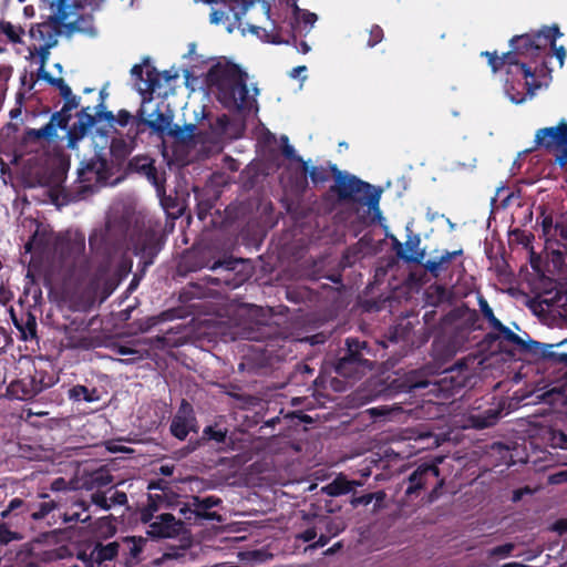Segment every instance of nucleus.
Masks as SVG:
<instances>
[{"mask_svg":"<svg viewBox=\"0 0 567 567\" xmlns=\"http://www.w3.org/2000/svg\"><path fill=\"white\" fill-rule=\"evenodd\" d=\"M392 249L395 251V255L399 259H402L405 262H414L421 264L424 258V252L417 254V256H409V254L404 249V245L395 237L390 236Z\"/></svg>","mask_w":567,"mask_h":567,"instance_id":"ea45409f","label":"nucleus"},{"mask_svg":"<svg viewBox=\"0 0 567 567\" xmlns=\"http://www.w3.org/2000/svg\"><path fill=\"white\" fill-rule=\"evenodd\" d=\"M35 507V502H25L22 498H12L7 508L1 512V518H8L12 512L19 511L22 515H29L30 512Z\"/></svg>","mask_w":567,"mask_h":567,"instance_id":"f704fd0d","label":"nucleus"},{"mask_svg":"<svg viewBox=\"0 0 567 567\" xmlns=\"http://www.w3.org/2000/svg\"><path fill=\"white\" fill-rule=\"evenodd\" d=\"M281 153L285 158L299 163L303 175H307L308 162L296 153V150L289 144V138L286 135L281 136Z\"/></svg>","mask_w":567,"mask_h":567,"instance_id":"e433bc0d","label":"nucleus"},{"mask_svg":"<svg viewBox=\"0 0 567 567\" xmlns=\"http://www.w3.org/2000/svg\"><path fill=\"white\" fill-rule=\"evenodd\" d=\"M537 348H532L529 351V354L543 359L546 361H549L554 364H559L567 368V353H558L553 350L554 347H557L555 344H548L537 341Z\"/></svg>","mask_w":567,"mask_h":567,"instance_id":"cd10ccee","label":"nucleus"},{"mask_svg":"<svg viewBox=\"0 0 567 567\" xmlns=\"http://www.w3.org/2000/svg\"><path fill=\"white\" fill-rule=\"evenodd\" d=\"M154 114L156 115L154 120L147 118L145 117L144 110H138L134 122L136 126V134L143 133L145 131V127L151 128L153 132L157 134H164L165 132H168V130L172 127V116L164 114L159 109H157L153 114H151L150 117H152Z\"/></svg>","mask_w":567,"mask_h":567,"instance_id":"412c9836","label":"nucleus"},{"mask_svg":"<svg viewBox=\"0 0 567 567\" xmlns=\"http://www.w3.org/2000/svg\"><path fill=\"white\" fill-rule=\"evenodd\" d=\"M295 339L289 337H276L270 340V343L266 344V348L262 349L264 352L268 354V357H275L277 360H287L296 357V352L293 347H296Z\"/></svg>","mask_w":567,"mask_h":567,"instance_id":"5701e85b","label":"nucleus"},{"mask_svg":"<svg viewBox=\"0 0 567 567\" xmlns=\"http://www.w3.org/2000/svg\"><path fill=\"white\" fill-rule=\"evenodd\" d=\"M482 55L487 58L488 65L491 66L492 71L494 73L498 72L502 69H506V73L512 71H519L522 69V63H518L513 60V53L505 52L502 55H498L497 52H488L485 51L482 53Z\"/></svg>","mask_w":567,"mask_h":567,"instance_id":"bb28decb","label":"nucleus"},{"mask_svg":"<svg viewBox=\"0 0 567 567\" xmlns=\"http://www.w3.org/2000/svg\"><path fill=\"white\" fill-rule=\"evenodd\" d=\"M466 375L461 370L446 369L436 373L435 367L425 364L421 368L396 374L386 390L389 395L412 393L414 395L449 400L458 394L466 386Z\"/></svg>","mask_w":567,"mask_h":567,"instance_id":"f257e3e1","label":"nucleus"},{"mask_svg":"<svg viewBox=\"0 0 567 567\" xmlns=\"http://www.w3.org/2000/svg\"><path fill=\"white\" fill-rule=\"evenodd\" d=\"M58 507V503L50 499L35 503V507L30 512L29 516L32 520H41Z\"/></svg>","mask_w":567,"mask_h":567,"instance_id":"37998d69","label":"nucleus"},{"mask_svg":"<svg viewBox=\"0 0 567 567\" xmlns=\"http://www.w3.org/2000/svg\"><path fill=\"white\" fill-rule=\"evenodd\" d=\"M241 261L239 259L227 258L223 260H215L210 264L209 251L206 249H192L187 251L178 264V271L181 274L194 272L203 268H209L214 271L220 270L219 276H206L204 280L206 284L216 287H227L230 289L240 286L243 279L234 274L236 267Z\"/></svg>","mask_w":567,"mask_h":567,"instance_id":"423d86ee","label":"nucleus"},{"mask_svg":"<svg viewBox=\"0 0 567 567\" xmlns=\"http://www.w3.org/2000/svg\"><path fill=\"white\" fill-rule=\"evenodd\" d=\"M561 35L557 24L544 25L537 31L513 37L509 41V52L513 53V60L518 63L532 65L540 62V65L546 68L545 58L550 56L548 45Z\"/></svg>","mask_w":567,"mask_h":567,"instance_id":"39448f33","label":"nucleus"},{"mask_svg":"<svg viewBox=\"0 0 567 567\" xmlns=\"http://www.w3.org/2000/svg\"><path fill=\"white\" fill-rule=\"evenodd\" d=\"M0 32H2L10 42L12 43H21V35L23 34V29L21 27H16L9 21L0 20Z\"/></svg>","mask_w":567,"mask_h":567,"instance_id":"a18cd8bd","label":"nucleus"},{"mask_svg":"<svg viewBox=\"0 0 567 567\" xmlns=\"http://www.w3.org/2000/svg\"><path fill=\"white\" fill-rule=\"evenodd\" d=\"M123 544L126 547L125 554L136 559L143 551L145 539L143 537L128 536L123 539Z\"/></svg>","mask_w":567,"mask_h":567,"instance_id":"c03bdc74","label":"nucleus"},{"mask_svg":"<svg viewBox=\"0 0 567 567\" xmlns=\"http://www.w3.org/2000/svg\"><path fill=\"white\" fill-rule=\"evenodd\" d=\"M37 318L31 311L21 315L20 333L22 339H33L37 337Z\"/></svg>","mask_w":567,"mask_h":567,"instance_id":"473e14b6","label":"nucleus"},{"mask_svg":"<svg viewBox=\"0 0 567 567\" xmlns=\"http://www.w3.org/2000/svg\"><path fill=\"white\" fill-rule=\"evenodd\" d=\"M463 255V249H457L454 251L445 250L439 258L429 259L423 264V267L430 275L437 279L442 275L449 270L451 262L456 257Z\"/></svg>","mask_w":567,"mask_h":567,"instance_id":"393cba45","label":"nucleus"},{"mask_svg":"<svg viewBox=\"0 0 567 567\" xmlns=\"http://www.w3.org/2000/svg\"><path fill=\"white\" fill-rule=\"evenodd\" d=\"M227 430L217 429L216 426L208 425L203 430V439L215 441L216 443H225Z\"/></svg>","mask_w":567,"mask_h":567,"instance_id":"603ef678","label":"nucleus"},{"mask_svg":"<svg viewBox=\"0 0 567 567\" xmlns=\"http://www.w3.org/2000/svg\"><path fill=\"white\" fill-rule=\"evenodd\" d=\"M58 237H60V235H56L52 229L39 224L33 235L24 244V250L25 252L40 256H54L58 246Z\"/></svg>","mask_w":567,"mask_h":567,"instance_id":"4468645a","label":"nucleus"},{"mask_svg":"<svg viewBox=\"0 0 567 567\" xmlns=\"http://www.w3.org/2000/svg\"><path fill=\"white\" fill-rule=\"evenodd\" d=\"M478 305H480V309L482 311V315L483 317L488 321V324L492 329H494L495 327H501V320H498L495 315H494V311L493 309L489 307L488 302L486 301V299L484 298H480L478 299Z\"/></svg>","mask_w":567,"mask_h":567,"instance_id":"864d4df0","label":"nucleus"},{"mask_svg":"<svg viewBox=\"0 0 567 567\" xmlns=\"http://www.w3.org/2000/svg\"><path fill=\"white\" fill-rule=\"evenodd\" d=\"M22 535L18 532L11 530L7 524H0V546H6L14 540H21Z\"/></svg>","mask_w":567,"mask_h":567,"instance_id":"6e6d98bb","label":"nucleus"},{"mask_svg":"<svg viewBox=\"0 0 567 567\" xmlns=\"http://www.w3.org/2000/svg\"><path fill=\"white\" fill-rule=\"evenodd\" d=\"M162 205L169 214H176V216H179L182 214V208L178 207L176 198H173L171 196L164 197L162 199Z\"/></svg>","mask_w":567,"mask_h":567,"instance_id":"e2e57ef3","label":"nucleus"},{"mask_svg":"<svg viewBox=\"0 0 567 567\" xmlns=\"http://www.w3.org/2000/svg\"><path fill=\"white\" fill-rule=\"evenodd\" d=\"M90 504H93L103 511L111 509V504L109 503V497L106 496V493L102 492L101 489L95 491L91 494Z\"/></svg>","mask_w":567,"mask_h":567,"instance_id":"13d9d810","label":"nucleus"},{"mask_svg":"<svg viewBox=\"0 0 567 567\" xmlns=\"http://www.w3.org/2000/svg\"><path fill=\"white\" fill-rule=\"evenodd\" d=\"M58 44V42H44L41 45H31L29 48V51L31 54L37 53L40 59V65L45 66L49 56H50V50L54 48Z\"/></svg>","mask_w":567,"mask_h":567,"instance_id":"8fccbe9b","label":"nucleus"},{"mask_svg":"<svg viewBox=\"0 0 567 567\" xmlns=\"http://www.w3.org/2000/svg\"><path fill=\"white\" fill-rule=\"evenodd\" d=\"M346 528V525L340 519H328L324 520V530L330 537L338 536Z\"/></svg>","mask_w":567,"mask_h":567,"instance_id":"bf43d9fd","label":"nucleus"},{"mask_svg":"<svg viewBox=\"0 0 567 567\" xmlns=\"http://www.w3.org/2000/svg\"><path fill=\"white\" fill-rule=\"evenodd\" d=\"M72 507H76L78 511L65 513L63 517L64 523H86L87 520H90V515L82 517V513L89 511L90 504H87L85 501H78L73 503Z\"/></svg>","mask_w":567,"mask_h":567,"instance_id":"a19ab883","label":"nucleus"},{"mask_svg":"<svg viewBox=\"0 0 567 567\" xmlns=\"http://www.w3.org/2000/svg\"><path fill=\"white\" fill-rule=\"evenodd\" d=\"M58 380L59 378L53 371L34 368L33 373L12 381L8 386V392L18 400L28 401L53 386Z\"/></svg>","mask_w":567,"mask_h":567,"instance_id":"0eeeda50","label":"nucleus"},{"mask_svg":"<svg viewBox=\"0 0 567 567\" xmlns=\"http://www.w3.org/2000/svg\"><path fill=\"white\" fill-rule=\"evenodd\" d=\"M163 244L161 236L155 230L146 229L135 238L134 254L140 257L144 267H148L154 264Z\"/></svg>","mask_w":567,"mask_h":567,"instance_id":"ddd939ff","label":"nucleus"},{"mask_svg":"<svg viewBox=\"0 0 567 567\" xmlns=\"http://www.w3.org/2000/svg\"><path fill=\"white\" fill-rule=\"evenodd\" d=\"M557 238L567 243V212L555 217L554 239Z\"/></svg>","mask_w":567,"mask_h":567,"instance_id":"3c124183","label":"nucleus"},{"mask_svg":"<svg viewBox=\"0 0 567 567\" xmlns=\"http://www.w3.org/2000/svg\"><path fill=\"white\" fill-rule=\"evenodd\" d=\"M195 131L196 125L193 123L185 124L184 126L175 124L168 130L167 134L177 141L188 142L194 138Z\"/></svg>","mask_w":567,"mask_h":567,"instance_id":"58836bf2","label":"nucleus"},{"mask_svg":"<svg viewBox=\"0 0 567 567\" xmlns=\"http://www.w3.org/2000/svg\"><path fill=\"white\" fill-rule=\"evenodd\" d=\"M52 86L59 90V93L62 96V99L69 97L73 94L71 87L65 83V81L62 78H56Z\"/></svg>","mask_w":567,"mask_h":567,"instance_id":"69168bd1","label":"nucleus"},{"mask_svg":"<svg viewBox=\"0 0 567 567\" xmlns=\"http://www.w3.org/2000/svg\"><path fill=\"white\" fill-rule=\"evenodd\" d=\"M78 175L79 181L85 184V188L97 184H104L109 178L107 161L100 155H94L90 159L81 163V167L78 169Z\"/></svg>","mask_w":567,"mask_h":567,"instance_id":"2eb2a0df","label":"nucleus"},{"mask_svg":"<svg viewBox=\"0 0 567 567\" xmlns=\"http://www.w3.org/2000/svg\"><path fill=\"white\" fill-rule=\"evenodd\" d=\"M195 422L193 405L186 400H182L176 414L172 419L169 431L174 437L184 441L193 430Z\"/></svg>","mask_w":567,"mask_h":567,"instance_id":"6ab92c4d","label":"nucleus"},{"mask_svg":"<svg viewBox=\"0 0 567 567\" xmlns=\"http://www.w3.org/2000/svg\"><path fill=\"white\" fill-rule=\"evenodd\" d=\"M182 528L181 520H177L173 514L165 513L150 524L147 535L151 538H172L179 535Z\"/></svg>","mask_w":567,"mask_h":567,"instance_id":"aec40b11","label":"nucleus"},{"mask_svg":"<svg viewBox=\"0 0 567 567\" xmlns=\"http://www.w3.org/2000/svg\"><path fill=\"white\" fill-rule=\"evenodd\" d=\"M440 468L435 464L423 463L419 465L403 482L405 485V501L417 498L429 484L437 481Z\"/></svg>","mask_w":567,"mask_h":567,"instance_id":"9b49d317","label":"nucleus"},{"mask_svg":"<svg viewBox=\"0 0 567 567\" xmlns=\"http://www.w3.org/2000/svg\"><path fill=\"white\" fill-rule=\"evenodd\" d=\"M535 142L538 146L554 151L559 166L567 165V123L560 122L557 126L538 130Z\"/></svg>","mask_w":567,"mask_h":567,"instance_id":"1a4fd4ad","label":"nucleus"},{"mask_svg":"<svg viewBox=\"0 0 567 567\" xmlns=\"http://www.w3.org/2000/svg\"><path fill=\"white\" fill-rule=\"evenodd\" d=\"M501 416V411L496 409H488L482 413H473L470 415L468 421L476 430H483L495 425Z\"/></svg>","mask_w":567,"mask_h":567,"instance_id":"c756f323","label":"nucleus"},{"mask_svg":"<svg viewBox=\"0 0 567 567\" xmlns=\"http://www.w3.org/2000/svg\"><path fill=\"white\" fill-rule=\"evenodd\" d=\"M221 499L216 496H207L200 498L199 496H192V505L196 507L197 518L207 519V520H218L220 522L221 517L216 512H209L210 508L220 505Z\"/></svg>","mask_w":567,"mask_h":567,"instance_id":"a878e982","label":"nucleus"},{"mask_svg":"<svg viewBox=\"0 0 567 567\" xmlns=\"http://www.w3.org/2000/svg\"><path fill=\"white\" fill-rule=\"evenodd\" d=\"M493 330L485 336V341L488 343L497 341L498 347L511 355H515V352L529 354L532 348L538 347L536 340H524L502 322L501 327H495Z\"/></svg>","mask_w":567,"mask_h":567,"instance_id":"9d476101","label":"nucleus"},{"mask_svg":"<svg viewBox=\"0 0 567 567\" xmlns=\"http://www.w3.org/2000/svg\"><path fill=\"white\" fill-rule=\"evenodd\" d=\"M206 83L217 91L221 105L231 112H240L248 105L247 73L233 62H217L206 74Z\"/></svg>","mask_w":567,"mask_h":567,"instance_id":"7ed1b4c3","label":"nucleus"},{"mask_svg":"<svg viewBox=\"0 0 567 567\" xmlns=\"http://www.w3.org/2000/svg\"><path fill=\"white\" fill-rule=\"evenodd\" d=\"M69 398L74 401L94 402L100 399L96 389H89L85 385L76 384L69 390Z\"/></svg>","mask_w":567,"mask_h":567,"instance_id":"72a5a7b5","label":"nucleus"},{"mask_svg":"<svg viewBox=\"0 0 567 567\" xmlns=\"http://www.w3.org/2000/svg\"><path fill=\"white\" fill-rule=\"evenodd\" d=\"M83 9L79 3H70L66 9L68 17L64 19V23H61L62 31L71 35L73 33H84L93 37L96 34L94 27V18L90 13L80 14L78 11Z\"/></svg>","mask_w":567,"mask_h":567,"instance_id":"dca6fc26","label":"nucleus"},{"mask_svg":"<svg viewBox=\"0 0 567 567\" xmlns=\"http://www.w3.org/2000/svg\"><path fill=\"white\" fill-rule=\"evenodd\" d=\"M96 109H97L96 113H95L96 121L97 120H105L111 126H113L114 120H115V115L113 114V112L102 110L103 109V102H101L96 106Z\"/></svg>","mask_w":567,"mask_h":567,"instance_id":"0e129e2a","label":"nucleus"},{"mask_svg":"<svg viewBox=\"0 0 567 567\" xmlns=\"http://www.w3.org/2000/svg\"><path fill=\"white\" fill-rule=\"evenodd\" d=\"M540 215L537 218V221L540 220V227L544 237L546 238V243H550L554 239V227H555V217L551 214H546L544 207H539Z\"/></svg>","mask_w":567,"mask_h":567,"instance_id":"79ce46f5","label":"nucleus"},{"mask_svg":"<svg viewBox=\"0 0 567 567\" xmlns=\"http://www.w3.org/2000/svg\"><path fill=\"white\" fill-rule=\"evenodd\" d=\"M90 323L86 322L83 318L78 320L73 319L68 326L64 328V339L63 344L69 349H83L89 350L92 348V339L89 337Z\"/></svg>","mask_w":567,"mask_h":567,"instance_id":"f3484780","label":"nucleus"},{"mask_svg":"<svg viewBox=\"0 0 567 567\" xmlns=\"http://www.w3.org/2000/svg\"><path fill=\"white\" fill-rule=\"evenodd\" d=\"M120 545L116 542L109 543L103 545L101 543L96 544L92 549L90 555L85 553L80 554L79 558L83 560V563L94 565H102L106 560H113L118 554Z\"/></svg>","mask_w":567,"mask_h":567,"instance_id":"b1692460","label":"nucleus"},{"mask_svg":"<svg viewBox=\"0 0 567 567\" xmlns=\"http://www.w3.org/2000/svg\"><path fill=\"white\" fill-rule=\"evenodd\" d=\"M553 446L567 450V427L566 430H555L551 433Z\"/></svg>","mask_w":567,"mask_h":567,"instance_id":"680f3d73","label":"nucleus"},{"mask_svg":"<svg viewBox=\"0 0 567 567\" xmlns=\"http://www.w3.org/2000/svg\"><path fill=\"white\" fill-rule=\"evenodd\" d=\"M147 169L148 171L144 174V176L148 182L152 183V185H154L158 195H164L166 182L164 174L159 175L154 164L151 167H147Z\"/></svg>","mask_w":567,"mask_h":567,"instance_id":"49530a36","label":"nucleus"},{"mask_svg":"<svg viewBox=\"0 0 567 567\" xmlns=\"http://www.w3.org/2000/svg\"><path fill=\"white\" fill-rule=\"evenodd\" d=\"M384 497H385V494L382 491L375 492V493H367L361 496H357L355 494H352V496L350 498V504L352 505L353 508H357L359 506L369 505L373 499L381 502L384 499Z\"/></svg>","mask_w":567,"mask_h":567,"instance_id":"de8ad7c7","label":"nucleus"},{"mask_svg":"<svg viewBox=\"0 0 567 567\" xmlns=\"http://www.w3.org/2000/svg\"><path fill=\"white\" fill-rule=\"evenodd\" d=\"M85 251V236L82 233L60 235L54 256L65 265L74 266Z\"/></svg>","mask_w":567,"mask_h":567,"instance_id":"f8f14e48","label":"nucleus"},{"mask_svg":"<svg viewBox=\"0 0 567 567\" xmlns=\"http://www.w3.org/2000/svg\"><path fill=\"white\" fill-rule=\"evenodd\" d=\"M517 72L509 70L505 78L504 89L509 100L515 104H520L529 96L532 97L540 83L536 81L535 73L537 66L525 65Z\"/></svg>","mask_w":567,"mask_h":567,"instance_id":"6e6552de","label":"nucleus"},{"mask_svg":"<svg viewBox=\"0 0 567 567\" xmlns=\"http://www.w3.org/2000/svg\"><path fill=\"white\" fill-rule=\"evenodd\" d=\"M76 117L78 121L68 130V147L70 148H73L96 123V116L90 113V106L82 107L81 111L76 113Z\"/></svg>","mask_w":567,"mask_h":567,"instance_id":"4be33fe9","label":"nucleus"},{"mask_svg":"<svg viewBox=\"0 0 567 567\" xmlns=\"http://www.w3.org/2000/svg\"><path fill=\"white\" fill-rule=\"evenodd\" d=\"M360 485V482L349 481L344 475L340 474L332 482L323 486L321 492L329 496H340L349 494L353 491L354 486Z\"/></svg>","mask_w":567,"mask_h":567,"instance_id":"c85d7f7f","label":"nucleus"},{"mask_svg":"<svg viewBox=\"0 0 567 567\" xmlns=\"http://www.w3.org/2000/svg\"><path fill=\"white\" fill-rule=\"evenodd\" d=\"M384 33L383 29L378 25L373 24L371 29L369 30V39L367 41V45L369 48L375 47L378 43H380L383 40Z\"/></svg>","mask_w":567,"mask_h":567,"instance_id":"052dcab7","label":"nucleus"},{"mask_svg":"<svg viewBox=\"0 0 567 567\" xmlns=\"http://www.w3.org/2000/svg\"><path fill=\"white\" fill-rule=\"evenodd\" d=\"M143 64L146 68V79H144L145 91L151 95L161 87V72L153 65H151V60L148 56L143 59Z\"/></svg>","mask_w":567,"mask_h":567,"instance_id":"7c9ffc66","label":"nucleus"},{"mask_svg":"<svg viewBox=\"0 0 567 567\" xmlns=\"http://www.w3.org/2000/svg\"><path fill=\"white\" fill-rule=\"evenodd\" d=\"M63 100H64V103L62 106L63 113L71 114V111L78 109L80 105V97L74 94H72L69 97H64Z\"/></svg>","mask_w":567,"mask_h":567,"instance_id":"338daca9","label":"nucleus"},{"mask_svg":"<svg viewBox=\"0 0 567 567\" xmlns=\"http://www.w3.org/2000/svg\"><path fill=\"white\" fill-rule=\"evenodd\" d=\"M420 244H421L420 235L413 234L412 231H410V234L408 235V239L404 244V247H405L404 249H405V251L408 250L411 252V254H409V256H417V254H420V252L425 254V250L420 248Z\"/></svg>","mask_w":567,"mask_h":567,"instance_id":"4d7b16f0","label":"nucleus"},{"mask_svg":"<svg viewBox=\"0 0 567 567\" xmlns=\"http://www.w3.org/2000/svg\"><path fill=\"white\" fill-rule=\"evenodd\" d=\"M295 20L298 23H303L305 25L312 27L317 21L318 17L316 13L310 12L308 10L300 9L297 4L293 8Z\"/></svg>","mask_w":567,"mask_h":567,"instance_id":"5fc2aeb1","label":"nucleus"},{"mask_svg":"<svg viewBox=\"0 0 567 567\" xmlns=\"http://www.w3.org/2000/svg\"><path fill=\"white\" fill-rule=\"evenodd\" d=\"M71 120V114L63 113V109L54 112L50 121L41 128H29L25 137L32 141H53L58 136V128L65 130Z\"/></svg>","mask_w":567,"mask_h":567,"instance_id":"a211bd4d","label":"nucleus"},{"mask_svg":"<svg viewBox=\"0 0 567 567\" xmlns=\"http://www.w3.org/2000/svg\"><path fill=\"white\" fill-rule=\"evenodd\" d=\"M374 362L375 353L372 344L365 340L349 337L344 340V347L339 348L331 364L338 375L358 380L373 370Z\"/></svg>","mask_w":567,"mask_h":567,"instance_id":"20e7f679","label":"nucleus"},{"mask_svg":"<svg viewBox=\"0 0 567 567\" xmlns=\"http://www.w3.org/2000/svg\"><path fill=\"white\" fill-rule=\"evenodd\" d=\"M113 482V475L103 468L94 471L90 474L87 480L85 481V485L87 488L96 491L110 485Z\"/></svg>","mask_w":567,"mask_h":567,"instance_id":"2f4dec72","label":"nucleus"},{"mask_svg":"<svg viewBox=\"0 0 567 567\" xmlns=\"http://www.w3.org/2000/svg\"><path fill=\"white\" fill-rule=\"evenodd\" d=\"M106 230H94L89 237L90 249L97 255L107 254Z\"/></svg>","mask_w":567,"mask_h":567,"instance_id":"c9c22d12","label":"nucleus"},{"mask_svg":"<svg viewBox=\"0 0 567 567\" xmlns=\"http://www.w3.org/2000/svg\"><path fill=\"white\" fill-rule=\"evenodd\" d=\"M110 152L115 161L123 162L130 156L132 146L123 138H113Z\"/></svg>","mask_w":567,"mask_h":567,"instance_id":"4c0bfd02","label":"nucleus"},{"mask_svg":"<svg viewBox=\"0 0 567 567\" xmlns=\"http://www.w3.org/2000/svg\"><path fill=\"white\" fill-rule=\"evenodd\" d=\"M329 171L334 177V184L330 186L329 192L337 195L339 203L367 206L378 215L381 214L379 203L382 190L355 175L340 171L336 164H331L329 169L323 166H308L307 174L311 182L318 185L329 181Z\"/></svg>","mask_w":567,"mask_h":567,"instance_id":"f03ea898","label":"nucleus"},{"mask_svg":"<svg viewBox=\"0 0 567 567\" xmlns=\"http://www.w3.org/2000/svg\"><path fill=\"white\" fill-rule=\"evenodd\" d=\"M179 514L187 520H190L193 517L197 518V511L192 505V499L179 508Z\"/></svg>","mask_w":567,"mask_h":567,"instance_id":"774afa93","label":"nucleus"},{"mask_svg":"<svg viewBox=\"0 0 567 567\" xmlns=\"http://www.w3.org/2000/svg\"><path fill=\"white\" fill-rule=\"evenodd\" d=\"M153 164L154 159L147 156H135L130 159L127 168L130 172H136L144 175L148 171L147 167H151Z\"/></svg>","mask_w":567,"mask_h":567,"instance_id":"09e8293b","label":"nucleus"}]
</instances>
